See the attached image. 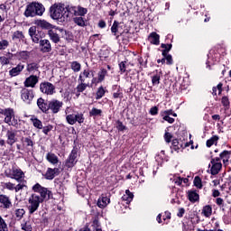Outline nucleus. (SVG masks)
<instances>
[{
  "mask_svg": "<svg viewBox=\"0 0 231 231\" xmlns=\"http://www.w3.org/2000/svg\"><path fill=\"white\" fill-rule=\"evenodd\" d=\"M50 15L51 19L64 22L68 21V18L69 17V11H68V8H66L64 4L58 3L50 7Z\"/></svg>",
  "mask_w": 231,
  "mask_h": 231,
  "instance_id": "nucleus-1",
  "label": "nucleus"
},
{
  "mask_svg": "<svg viewBox=\"0 0 231 231\" xmlns=\"http://www.w3.org/2000/svg\"><path fill=\"white\" fill-rule=\"evenodd\" d=\"M45 11L46 9L42 4L32 2L26 6L23 15L25 17H36V15H39L41 17Z\"/></svg>",
  "mask_w": 231,
  "mask_h": 231,
  "instance_id": "nucleus-2",
  "label": "nucleus"
},
{
  "mask_svg": "<svg viewBox=\"0 0 231 231\" xmlns=\"http://www.w3.org/2000/svg\"><path fill=\"white\" fill-rule=\"evenodd\" d=\"M41 203H42V199L39 198V193H33L29 199H28V205L27 208L29 211V214H35L39 210V207L41 206Z\"/></svg>",
  "mask_w": 231,
  "mask_h": 231,
  "instance_id": "nucleus-3",
  "label": "nucleus"
},
{
  "mask_svg": "<svg viewBox=\"0 0 231 231\" xmlns=\"http://www.w3.org/2000/svg\"><path fill=\"white\" fill-rule=\"evenodd\" d=\"M32 190L39 194V199H42V203L45 199L46 200L50 199V196H51V191H50L48 189L41 186V184H39V183H36L32 187Z\"/></svg>",
  "mask_w": 231,
  "mask_h": 231,
  "instance_id": "nucleus-4",
  "label": "nucleus"
},
{
  "mask_svg": "<svg viewBox=\"0 0 231 231\" xmlns=\"http://www.w3.org/2000/svg\"><path fill=\"white\" fill-rule=\"evenodd\" d=\"M64 33H66V30L59 27L48 31V35L54 44H59V42H60V34L64 35Z\"/></svg>",
  "mask_w": 231,
  "mask_h": 231,
  "instance_id": "nucleus-5",
  "label": "nucleus"
},
{
  "mask_svg": "<svg viewBox=\"0 0 231 231\" xmlns=\"http://www.w3.org/2000/svg\"><path fill=\"white\" fill-rule=\"evenodd\" d=\"M66 120L69 125H75L76 122H78V124H84V114L77 113L67 115Z\"/></svg>",
  "mask_w": 231,
  "mask_h": 231,
  "instance_id": "nucleus-6",
  "label": "nucleus"
},
{
  "mask_svg": "<svg viewBox=\"0 0 231 231\" xmlns=\"http://www.w3.org/2000/svg\"><path fill=\"white\" fill-rule=\"evenodd\" d=\"M0 113L1 115H4V116H5V124H8V125H14L15 122L14 121V118H15V113L14 112V109L5 108L4 110H1Z\"/></svg>",
  "mask_w": 231,
  "mask_h": 231,
  "instance_id": "nucleus-7",
  "label": "nucleus"
},
{
  "mask_svg": "<svg viewBox=\"0 0 231 231\" xmlns=\"http://www.w3.org/2000/svg\"><path fill=\"white\" fill-rule=\"evenodd\" d=\"M40 91L43 93V95H55V86L51 82L45 81L40 84Z\"/></svg>",
  "mask_w": 231,
  "mask_h": 231,
  "instance_id": "nucleus-8",
  "label": "nucleus"
},
{
  "mask_svg": "<svg viewBox=\"0 0 231 231\" xmlns=\"http://www.w3.org/2000/svg\"><path fill=\"white\" fill-rule=\"evenodd\" d=\"M21 98L26 104H30L32 100H33V89H28L26 88H22L21 90Z\"/></svg>",
  "mask_w": 231,
  "mask_h": 231,
  "instance_id": "nucleus-9",
  "label": "nucleus"
},
{
  "mask_svg": "<svg viewBox=\"0 0 231 231\" xmlns=\"http://www.w3.org/2000/svg\"><path fill=\"white\" fill-rule=\"evenodd\" d=\"M223 164H221V159L217 157L216 159L211 160V174L216 176V174H219V171H221Z\"/></svg>",
  "mask_w": 231,
  "mask_h": 231,
  "instance_id": "nucleus-10",
  "label": "nucleus"
},
{
  "mask_svg": "<svg viewBox=\"0 0 231 231\" xmlns=\"http://www.w3.org/2000/svg\"><path fill=\"white\" fill-rule=\"evenodd\" d=\"M77 156L78 151L74 148L66 161V167H69V169H71V167H75V165L77 164Z\"/></svg>",
  "mask_w": 231,
  "mask_h": 231,
  "instance_id": "nucleus-11",
  "label": "nucleus"
},
{
  "mask_svg": "<svg viewBox=\"0 0 231 231\" xmlns=\"http://www.w3.org/2000/svg\"><path fill=\"white\" fill-rule=\"evenodd\" d=\"M39 83V77L35 75H31L25 79L23 82L24 88H35Z\"/></svg>",
  "mask_w": 231,
  "mask_h": 231,
  "instance_id": "nucleus-12",
  "label": "nucleus"
},
{
  "mask_svg": "<svg viewBox=\"0 0 231 231\" xmlns=\"http://www.w3.org/2000/svg\"><path fill=\"white\" fill-rule=\"evenodd\" d=\"M6 138V143H8V145H13L14 143H15V142H17V131L14 129L7 130Z\"/></svg>",
  "mask_w": 231,
  "mask_h": 231,
  "instance_id": "nucleus-13",
  "label": "nucleus"
},
{
  "mask_svg": "<svg viewBox=\"0 0 231 231\" xmlns=\"http://www.w3.org/2000/svg\"><path fill=\"white\" fill-rule=\"evenodd\" d=\"M63 105L62 101L54 99L49 102V109H51L52 113L57 114L60 111V107H62Z\"/></svg>",
  "mask_w": 231,
  "mask_h": 231,
  "instance_id": "nucleus-14",
  "label": "nucleus"
},
{
  "mask_svg": "<svg viewBox=\"0 0 231 231\" xmlns=\"http://www.w3.org/2000/svg\"><path fill=\"white\" fill-rule=\"evenodd\" d=\"M29 35L35 44H39L41 42V34L37 33V27L32 26L29 28Z\"/></svg>",
  "mask_w": 231,
  "mask_h": 231,
  "instance_id": "nucleus-15",
  "label": "nucleus"
},
{
  "mask_svg": "<svg viewBox=\"0 0 231 231\" xmlns=\"http://www.w3.org/2000/svg\"><path fill=\"white\" fill-rule=\"evenodd\" d=\"M40 51L42 53H50L51 51V42H50V40H41L40 41Z\"/></svg>",
  "mask_w": 231,
  "mask_h": 231,
  "instance_id": "nucleus-16",
  "label": "nucleus"
},
{
  "mask_svg": "<svg viewBox=\"0 0 231 231\" xmlns=\"http://www.w3.org/2000/svg\"><path fill=\"white\" fill-rule=\"evenodd\" d=\"M8 55H10L11 57H15L17 60H28L30 59V51H18L15 54L8 52Z\"/></svg>",
  "mask_w": 231,
  "mask_h": 231,
  "instance_id": "nucleus-17",
  "label": "nucleus"
},
{
  "mask_svg": "<svg viewBox=\"0 0 231 231\" xmlns=\"http://www.w3.org/2000/svg\"><path fill=\"white\" fill-rule=\"evenodd\" d=\"M24 69V64L19 63L17 66L14 67L9 70V75L11 77H19L23 70Z\"/></svg>",
  "mask_w": 231,
  "mask_h": 231,
  "instance_id": "nucleus-18",
  "label": "nucleus"
},
{
  "mask_svg": "<svg viewBox=\"0 0 231 231\" xmlns=\"http://www.w3.org/2000/svg\"><path fill=\"white\" fill-rule=\"evenodd\" d=\"M13 180H16V181H23L24 180V172L21 170H13L10 176Z\"/></svg>",
  "mask_w": 231,
  "mask_h": 231,
  "instance_id": "nucleus-19",
  "label": "nucleus"
},
{
  "mask_svg": "<svg viewBox=\"0 0 231 231\" xmlns=\"http://www.w3.org/2000/svg\"><path fill=\"white\" fill-rule=\"evenodd\" d=\"M37 106L42 113H48V111H50V103L48 104V102H46L42 97L38 98Z\"/></svg>",
  "mask_w": 231,
  "mask_h": 231,
  "instance_id": "nucleus-20",
  "label": "nucleus"
},
{
  "mask_svg": "<svg viewBox=\"0 0 231 231\" xmlns=\"http://www.w3.org/2000/svg\"><path fill=\"white\" fill-rule=\"evenodd\" d=\"M70 12H73L74 15H79L80 17H84V15L88 14V9L80 5H79L78 7L72 6L70 7Z\"/></svg>",
  "mask_w": 231,
  "mask_h": 231,
  "instance_id": "nucleus-21",
  "label": "nucleus"
},
{
  "mask_svg": "<svg viewBox=\"0 0 231 231\" xmlns=\"http://www.w3.org/2000/svg\"><path fill=\"white\" fill-rule=\"evenodd\" d=\"M91 77H95L92 70L84 69L80 72L78 81L79 82H86L87 79H91Z\"/></svg>",
  "mask_w": 231,
  "mask_h": 231,
  "instance_id": "nucleus-22",
  "label": "nucleus"
},
{
  "mask_svg": "<svg viewBox=\"0 0 231 231\" xmlns=\"http://www.w3.org/2000/svg\"><path fill=\"white\" fill-rule=\"evenodd\" d=\"M55 176H59V168H48L44 174L45 180H53Z\"/></svg>",
  "mask_w": 231,
  "mask_h": 231,
  "instance_id": "nucleus-23",
  "label": "nucleus"
},
{
  "mask_svg": "<svg viewBox=\"0 0 231 231\" xmlns=\"http://www.w3.org/2000/svg\"><path fill=\"white\" fill-rule=\"evenodd\" d=\"M34 24L43 30H51L52 27L51 23H48L46 20H36L34 21Z\"/></svg>",
  "mask_w": 231,
  "mask_h": 231,
  "instance_id": "nucleus-24",
  "label": "nucleus"
},
{
  "mask_svg": "<svg viewBox=\"0 0 231 231\" xmlns=\"http://www.w3.org/2000/svg\"><path fill=\"white\" fill-rule=\"evenodd\" d=\"M12 41L15 42H21V41H24V33L23 31H15L12 34Z\"/></svg>",
  "mask_w": 231,
  "mask_h": 231,
  "instance_id": "nucleus-25",
  "label": "nucleus"
},
{
  "mask_svg": "<svg viewBox=\"0 0 231 231\" xmlns=\"http://www.w3.org/2000/svg\"><path fill=\"white\" fill-rule=\"evenodd\" d=\"M39 68H41L39 62L33 61L27 64L26 69L29 73H35V71H39Z\"/></svg>",
  "mask_w": 231,
  "mask_h": 231,
  "instance_id": "nucleus-26",
  "label": "nucleus"
},
{
  "mask_svg": "<svg viewBox=\"0 0 231 231\" xmlns=\"http://www.w3.org/2000/svg\"><path fill=\"white\" fill-rule=\"evenodd\" d=\"M110 201L111 200L109 199V198L101 197L97 200V207H99V208H106V207H107V205H109Z\"/></svg>",
  "mask_w": 231,
  "mask_h": 231,
  "instance_id": "nucleus-27",
  "label": "nucleus"
},
{
  "mask_svg": "<svg viewBox=\"0 0 231 231\" xmlns=\"http://www.w3.org/2000/svg\"><path fill=\"white\" fill-rule=\"evenodd\" d=\"M46 160L49 162V163H51V165H57V163H59V157L55 155V153H47Z\"/></svg>",
  "mask_w": 231,
  "mask_h": 231,
  "instance_id": "nucleus-28",
  "label": "nucleus"
},
{
  "mask_svg": "<svg viewBox=\"0 0 231 231\" xmlns=\"http://www.w3.org/2000/svg\"><path fill=\"white\" fill-rule=\"evenodd\" d=\"M188 198L191 203H196V201H199V194L196 192V190H189Z\"/></svg>",
  "mask_w": 231,
  "mask_h": 231,
  "instance_id": "nucleus-29",
  "label": "nucleus"
},
{
  "mask_svg": "<svg viewBox=\"0 0 231 231\" xmlns=\"http://www.w3.org/2000/svg\"><path fill=\"white\" fill-rule=\"evenodd\" d=\"M0 203L4 206V208H10L12 202L6 195H0Z\"/></svg>",
  "mask_w": 231,
  "mask_h": 231,
  "instance_id": "nucleus-30",
  "label": "nucleus"
},
{
  "mask_svg": "<svg viewBox=\"0 0 231 231\" xmlns=\"http://www.w3.org/2000/svg\"><path fill=\"white\" fill-rule=\"evenodd\" d=\"M79 84L76 88L78 93H83L88 88H90L89 83H86V81H79Z\"/></svg>",
  "mask_w": 231,
  "mask_h": 231,
  "instance_id": "nucleus-31",
  "label": "nucleus"
},
{
  "mask_svg": "<svg viewBox=\"0 0 231 231\" xmlns=\"http://www.w3.org/2000/svg\"><path fill=\"white\" fill-rule=\"evenodd\" d=\"M150 38V42L152 44L158 45L160 44V35L156 32H152L149 36Z\"/></svg>",
  "mask_w": 231,
  "mask_h": 231,
  "instance_id": "nucleus-32",
  "label": "nucleus"
},
{
  "mask_svg": "<svg viewBox=\"0 0 231 231\" xmlns=\"http://www.w3.org/2000/svg\"><path fill=\"white\" fill-rule=\"evenodd\" d=\"M133 198H134V195L133 192H131L129 189L125 190V195L122 197V199L124 201H126L127 203H131L133 201Z\"/></svg>",
  "mask_w": 231,
  "mask_h": 231,
  "instance_id": "nucleus-33",
  "label": "nucleus"
},
{
  "mask_svg": "<svg viewBox=\"0 0 231 231\" xmlns=\"http://www.w3.org/2000/svg\"><path fill=\"white\" fill-rule=\"evenodd\" d=\"M90 230H92V231H102V228L100 227V222L98 221V217H95L93 219Z\"/></svg>",
  "mask_w": 231,
  "mask_h": 231,
  "instance_id": "nucleus-34",
  "label": "nucleus"
},
{
  "mask_svg": "<svg viewBox=\"0 0 231 231\" xmlns=\"http://www.w3.org/2000/svg\"><path fill=\"white\" fill-rule=\"evenodd\" d=\"M24 214H26V211H24V208H18V209H15L14 211L15 218L18 221H21V219H23Z\"/></svg>",
  "mask_w": 231,
  "mask_h": 231,
  "instance_id": "nucleus-35",
  "label": "nucleus"
},
{
  "mask_svg": "<svg viewBox=\"0 0 231 231\" xmlns=\"http://www.w3.org/2000/svg\"><path fill=\"white\" fill-rule=\"evenodd\" d=\"M160 79H162V72H156L152 78V83L153 86H158L160 84Z\"/></svg>",
  "mask_w": 231,
  "mask_h": 231,
  "instance_id": "nucleus-36",
  "label": "nucleus"
},
{
  "mask_svg": "<svg viewBox=\"0 0 231 231\" xmlns=\"http://www.w3.org/2000/svg\"><path fill=\"white\" fill-rule=\"evenodd\" d=\"M202 214L206 217H210V216H212V207H210V205L205 206L202 209Z\"/></svg>",
  "mask_w": 231,
  "mask_h": 231,
  "instance_id": "nucleus-37",
  "label": "nucleus"
},
{
  "mask_svg": "<svg viewBox=\"0 0 231 231\" xmlns=\"http://www.w3.org/2000/svg\"><path fill=\"white\" fill-rule=\"evenodd\" d=\"M21 228L23 231H32V222H30V220L23 221L21 224Z\"/></svg>",
  "mask_w": 231,
  "mask_h": 231,
  "instance_id": "nucleus-38",
  "label": "nucleus"
},
{
  "mask_svg": "<svg viewBox=\"0 0 231 231\" xmlns=\"http://www.w3.org/2000/svg\"><path fill=\"white\" fill-rule=\"evenodd\" d=\"M70 68L75 73H79V71H80L82 68V65H80V63H79L78 61H72L70 64Z\"/></svg>",
  "mask_w": 231,
  "mask_h": 231,
  "instance_id": "nucleus-39",
  "label": "nucleus"
},
{
  "mask_svg": "<svg viewBox=\"0 0 231 231\" xmlns=\"http://www.w3.org/2000/svg\"><path fill=\"white\" fill-rule=\"evenodd\" d=\"M31 122L36 129H42V122L36 117H32Z\"/></svg>",
  "mask_w": 231,
  "mask_h": 231,
  "instance_id": "nucleus-40",
  "label": "nucleus"
},
{
  "mask_svg": "<svg viewBox=\"0 0 231 231\" xmlns=\"http://www.w3.org/2000/svg\"><path fill=\"white\" fill-rule=\"evenodd\" d=\"M217 140H219V136L214 135L209 140L207 141L206 145L207 147H212L214 143H217Z\"/></svg>",
  "mask_w": 231,
  "mask_h": 231,
  "instance_id": "nucleus-41",
  "label": "nucleus"
},
{
  "mask_svg": "<svg viewBox=\"0 0 231 231\" xmlns=\"http://www.w3.org/2000/svg\"><path fill=\"white\" fill-rule=\"evenodd\" d=\"M73 21L75 24H77L78 26H81V27L86 26V20H84L82 16L75 17Z\"/></svg>",
  "mask_w": 231,
  "mask_h": 231,
  "instance_id": "nucleus-42",
  "label": "nucleus"
},
{
  "mask_svg": "<svg viewBox=\"0 0 231 231\" xmlns=\"http://www.w3.org/2000/svg\"><path fill=\"white\" fill-rule=\"evenodd\" d=\"M221 95V92L223 91V83H219L217 87H213L212 88V95Z\"/></svg>",
  "mask_w": 231,
  "mask_h": 231,
  "instance_id": "nucleus-43",
  "label": "nucleus"
},
{
  "mask_svg": "<svg viewBox=\"0 0 231 231\" xmlns=\"http://www.w3.org/2000/svg\"><path fill=\"white\" fill-rule=\"evenodd\" d=\"M13 56L9 55V58H6L5 56L0 57V64L1 66H8L10 64V59H12Z\"/></svg>",
  "mask_w": 231,
  "mask_h": 231,
  "instance_id": "nucleus-44",
  "label": "nucleus"
},
{
  "mask_svg": "<svg viewBox=\"0 0 231 231\" xmlns=\"http://www.w3.org/2000/svg\"><path fill=\"white\" fill-rule=\"evenodd\" d=\"M162 48H163L164 50L162 51V56L165 57V55H167V53H169V51H171V48H172V44H162L161 45Z\"/></svg>",
  "mask_w": 231,
  "mask_h": 231,
  "instance_id": "nucleus-45",
  "label": "nucleus"
},
{
  "mask_svg": "<svg viewBox=\"0 0 231 231\" xmlns=\"http://www.w3.org/2000/svg\"><path fill=\"white\" fill-rule=\"evenodd\" d=\"M20 183L14 186V192H19V190H23L24 187H26V180H21Z\"/></svg>",
  "mask_w": 231,
  "mask_h": 231,
  "instance_id": "nucleus-46",
  "label": "nucleus"
},
{
  "mask_svg": "<svg viewBox=\"0 0 231 231\" xmlns=\"http://www.w3.org/2000/svg\"><path fill=\"white\" fill-rule=\"evenodd\" d=\"M90 116H102V110L98 108L93 107L91 111L89 112Z\"/></svg>",
  "mask_w": 231,
  "mask_h": 231,
  "instance_id": "nucleus-47",
  "label": "nucleus"
},
{
  "mask_svg": "<svg viewBox=\"0 0 231 231\" xmlns=\"http://www.w3.org/2000/svg\"><path fill=\"white\" fill-rule=\"evenodd\" d=\"M220 158L223 160V162H228L230 159V152L229 151H224L220 153Z\"/></svg>",
  "mask_w": 231,
  "mask_h": 231,
  "instance_id": "nucleus-48",
  "label": "nucleus"
},
{
  "mask_svg": "<svg viewBox=\"0 0 231 231\" xmlns=\"http://www.w3.org/2000/svg\"><path fill=\"white\" fill-rule=\"evenodd\" d=\"M0 231H8V226H6V222H5L2 216H0Z\"/></svg>",
  "mask_w": 231,
  "mask_h": 231,
  "instance_id": "nucleus-49",
  "label": "nucleus"
},
{
  "mask_svg": "<svg viewBox=\"0 0 231 231\" xmlns=\"http://www.w3.org/2000/svg\"><path fill=\"white\" fill-rule=\"evenodd\" d=\"M104 95H106V90H104L103 87H100L97 92V100H100V98H102V97H104Z\"/></svg>",
  "mask_w": 231,
  "mask_h": 231,
  "instance_id": "nucleus-50",
  "label": "nucleus"
},
{
  "mask_svg": "<svg viewBox=\"0 0 231 231\" xmlns=\"http://www.w3.org/2000/svg\"><path fill=\"white\" fill-rule=\"evenodd\" d=\"M106 75H107V70L106 69H101L98 72V82H102V80H104V79H106Z\"/></svg>",
  "mask_w": 231,
  "mask_h": 231,
  "instance_id": "nucleus-51",
  "label": "nucleus"
},
{
  "mask_svg": "<svg viewBox=\"0 0 231 231\" xmlns=\"http://www.w3.org/2000/svg\"><path fill=\"white\" fill-rule=\"evenodd\" d=\"M222 106L228 109L230 107V100L226 97H223L221 99Z\"/></svg>",
  "mask_w": 231,
  "mask_h": 231,
  "instance_id": "nucleus-52",
  "label": "nucleus"
},
{
  "mask_svg": "<svg viewBox=\"0 0 231 231\" xmlns=\"http://www.w3.org/2000/svg\"><path fill=\"white\" fill-rule=\"evenodd\" d=\"M10 46V42L7 40L0 41V50H6Z\"/></svg>",
  "mask_w": 231,
  "mask_h": 231,
  "instance_id": "nucleus-53",
  "label": "nucleus"
},
{
  "mask_svg": "<svg viewBox=\"0 0 231 231\" xmlns=\"http://www.w3.org/2000/svg\"><path fill=\"white\" fill-rule=\"evenodd\" d=\"M194 185L198 189H201V187H203V185L201 184V178H199V176L195 177Z\"/></svg>",
  "mask_w": 231,
  "mask_h": 231,
  "instance_id": "nucleus-54",
  "label": "nucleus"
},
{
  "mask_svg": "<svg viewBox=\"0 0 231 231\" xmlns=\"http://www.w3.org/2000/svg\"><path fill=\"white\" fill-rule=\"evenodd\" d=\"M23 145H25V147H33V141H32V139L26 137L23 140Z\"/></svg>",
  "mask_w": 231,
  "mask_h": 231,
  "instance_id": "nucleus-55",
  "label": "nucleus"
},
{
  "mask_svg": "<svg viewBox=\"0 0 231 231\" xmlns=\"http://www.w3.org/2000/svg\"><path fill=\"white\" fill-rule=\"evenodd\" d=\"M116 129L118 131H125L127 129L121 121H116Z\"/></svg>",
  "mask_w": 231,
  "mask_h": 231,
  "instance_id": "nucleus-56",
  "label": "nucleus"
},
{
  "mask_svg": "<svg viewBox=\"0 0 231 231\" xmlns=\"http://www.w3.org/2000/svg\"><path fill=\"white\" fill-rule=\"evenodd\" d=\"M5 187L7 189V190H14L15 189V184L12 182H5Z\"/></svg>",
  "mask_w": 231,
  "mask_h": 231,
  "instance_id": "nucleus-57",
  "label": "nucleus"
},
{
  "mask_svg": "<svg viewBox=\"0 0 231 231\" xmlns=\"http://www.w3.org/2000/svg\"><path fill=\"white\" fill-rule=\"evenodd\" d=\"M111 32H112V33L116 35V32H118V23L117 22H114V23L111 27Z\"/></svg>",
  "mask_w": 231,
  "mask_h": 231,
  "instance_id": "nucleus-58",
  "label": "nucleus"
},
{
  "mask_svg": "<svg viewBox=\"0 0 231 231\" xmlns=\"http://www.w3.org/2000/svg\"><path fill=\"white\" fill-rule=\"evenodd\" d=\"M164 139L167 143H171V140H172V134L169 132H166L164 134Z\"/></svg>",
  "mask_w": 231,
  "mask_h": 231,
  "instance_id": "nucleus-59",
  "label": "nucleus"
},
{
  "mask_svg": "<svg viewBox=\"0 0 231 231\" xmlns=\"http://www.w3.org/2000/svg\"><path fill=\"white\" fill-rule=\"evenodd\" d=\"M171 145H172L174 151H178L180 149V146H178V145H180V142L178 141V139H173Z\"/></svg>",
  "mask_w": 231,
  "mask_h": 231,
  "instance_id": "nucleus-60",
  "label": "nucleus"
},
{
  "mask_svg": "<svg viewBox=\"0 0 231 231\" xmlns=\"http://www.w3.org/2000/svg\"><path fill=\"white\" fill-rule=\"evenodd\" d=\"M52 129H53L52 125L44 126V127H42V133L44 134H48V133H50V131H51Z\"/></svg>",
  "mask_w": 231,
  "mask_h": 231,
  "instance_id": "nucleus-61",
  "label": "nucleus"
},
{
  "mask_svg": "<svg viewBox=\"0 0 231 231\" xmlns=\"http://www.w3.org/2000/svg\"><path fill=\"white\" fill-rule=\"evenodd\" d=\"M119 69L121 73H125V61L119 63Z\"/></svg>",
  "mask_w": 231,
  "mask_h": 231,
  "instance_id": "nucleus-62",
  "label": "nucleus"
},
{
  "mask_svg": "<svg viewBox=\"0 0 231 231\" xmlns=\"http://www.w3.org/2000/svg\"><path fill=\"white\" fill-rule=\"evenodd\" d=\"M164 57L167 64H172V56L171 54H166Z\"/></svg>",
  "mask_w": 231,
  "mask_h": 231,
  "instance_id": "nucleus-63",
  "label": "nucleus"
},
{
  "mask_svg": "<svg viewBox=\"0 0 231 231\" xmlns=\"http://www.w3.org/2000/svg\"><path fill=\"white\" fill-rule=\"evenodd\" d=\"M158 113V107L157 106H153L150 109V115H156Z\"/></svg>",
  "mask_w": 231,
  "mask_h": 231,
  "instance_id": "nucleus-64",
  "label": "nucleus"
}]
</instances>
